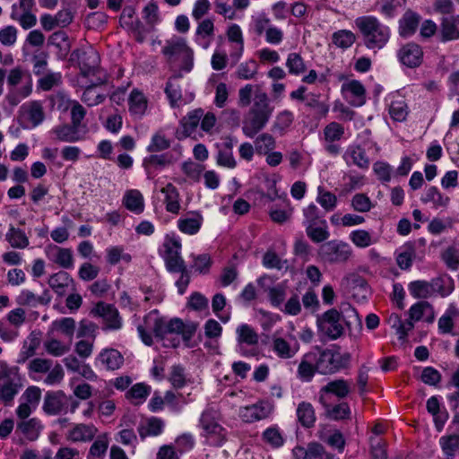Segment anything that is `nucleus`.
<instances>
[{
  "label": "nucleus",
  "instance_id": "f257e3e1",
  "mask_svg": "<svg viewBox=\"0 0 459 459\" xmlns=\"http://www.w3.org/2000/svg\"><path fill=\"white\" fill-rule=\"evenodd\" d=\"M353 324L361 325L357 310L350 304H343L341 311L330 308L316 316L318 336L324 341H335L345 333V327L351 329Z\"/></svg>",
  "mask_w": 459,
  "mask_h": 459
},
{
  "label": "nucleus",
  "instance_id": "f03ea898",
  "mask_svg": "<svg viewBox=\"0 0 459 459\" xmlns=\"http://www.w3.org/2000/svg\"><path fill=\"white\" fill-rule=\"evenodd\" d=\"M161 54L170 66H178L175 78H182V73H190L194 67V50L186 38L173 35L164 40Z\"/></svg>",
  "mask_w": 459,
  "mask_h": 459
},
{
  "label": "nucleus",
  "instance_id": "7ed1b4c3",
  "mask_svg": "<svg viewBox=\"0 0 459 459\" xmlns=\"http://www.w3.org/2000/svg\"><path fill=\"white\" fill-rule=\"evenodd\" d=\"M364 46L370 50L384 48L391 38V29L374 15L359 16L354 20Z\"/></svg>",
  "mask_w": 459,
  "mask_h": 459
},
{
  "label": "nucleus",
  "instance_id": "20e7f679",
  "mask_svg": "<svg viewBox=\"0 0 459 459\" xmlns=\"http://www.w3.org/2000/svg\"><path fill=\"white\" fill-rule=\"evenodd\" d=\"M200 435L204 438V444L212 446H221L227 440V430L219 423L218 411L212 407H207L201 414L199 425Z\"/></svg>",
  "mask_w": 459,
  "mask_h": 459
},
{
  "label": "nucleus",
  "instance_id": "39448f33",
  "mask_svg": "<svg viewBox=\"0 0 459 459\" xmlns=\"http://www.w3.org/2000/svg\"><path fill=\"white\" fill-rule=\"evenodd\" d=\"M29 377L34 380L41 379L43 374H47L43 379L47 385H59L65 377L62 366L56 363L53 366V361L49 359L35 358L29 361L27 365Z\"/></svg>",
  "mask_w": 459,
  "mask_h": 459
},
{
  "label": "nucleus",
  "instance_id": "423d86ee",
  "mask_svg": "<svg viewBox=\"0 0 459 459\" xmlns=\"http://www.w3.org/2000/svg\"><path fill=\"white\" fill-rule=\"evenodd\" d=\"M71 59L76 61L81 74L83 77L106 75L100 70V56L99 52L91 45H85L74 49L71 54Z\"/></svg>",
  "mask_w": 459,
  "mask_h": 459
},
{
  "label": "nucleus",
  "instance_id": "0eeeda50",
  "mask_svg": "<svg viewBox=\"0 0 459 459\" xmlns=\"http://www.w3.org/2000/svg\"><path fill=\"white\" fill-rule=\"evenodd\" d=\"M0 402L11 405L14 397L22 388V378L16 368H9L4 361H0Z\"/></svg>",
  "mask_w": 459,
  "mask_h": 459
},
{
  "label": "nucleus",
  "instance_id": "6e6552de",
  "mask_svg": "<svg viewBox=\"0 0 459 459\" xmlns=\"http://www.w3.org/2000/svg\"><path fill=\"white\" fill-rule=\"evenodd\" d=\"M315 352V363L317 373L322 375L333 374L348 366L351 354L337 353L329 349L318 350Z\"/></svg>",
  "mask_w": 459,
  "mask_h": 459
},
{
  "label": "nucleus",
  "instance_id": "1a4fd4ad",
  "mask_svg": "<svg viewBox=\"0 0 459 459\" xmlns=\"http://www.w3.org/2000/svg\"><path fill=\"white\" fill-rule=\"evenodd\" d=\"M80 403L73 396H67L63 391H48L45 394L42 410L48 415L74 413Z\"/></svg>",
  "mask_w": 459,
  "mask_h": 459
},
{
  "label": "nucleus",
  "instance_id": "9d476101",
  "mask_svg": "<svg viewBox=\"0 0 459 459\" xmlns=\"http://www.w3.org/2000/svg\"><path fill=\"white\" fill-rule=\"evenodd\" d=\"M237 351L244 357H254L257 355V344L259 336L255 329L247 324H241L236 329Z\"/></svg>",
  "mask_w": 459,
  "mask_h": 459
},
{
  "label": "nucleus",
  "instance_id": "9b49d317",
  "mask_svg": "<svg viewBox=\"0 0 459 459\" xmlns=\"http://www.w3.org/2000/svg\"><path fill=\"white\" fill-rule=\"evenodd\" d=\"M163 318L158 309H153L145 315L143 324L138 325L137 332L139 337L145 345H152V334L159 339V335H160L161 333Z\"/></svg>",
  "mask_w": 459,
  "mask_h": 459
},
{
  "label": "nucleus",
  "instance_id": "f8f14e48",
  "mask_svg": "<svg viewBox=\"0 0 459 459\" xmlns=\"http://www.w3.org/2000/svg\"><path fill=\"white\" fill-rule=\"evenodd\" d=\"M318 254L325 262L344 263L351 257L352 250L345 242L330 240L320 246Z\"/></svg>",
  "mask_w": 459,
  "mask_h": 459
},
{
  "label": "nucleus",
  "instance_id": "ddd939ff",
  "mask_svg": "<svg viewBox=\"0 0 459 459\" xmlns=\"http://www.w3.org/2000/svg\"><path fill=\"white\" fill-rule=\"evenodd\" d=\"M273 411V403L259 400L251 405L240 407L238 415L244 422L253 423L270 418Z\"/></svg>",
  "mask_w": 459,
  "mask_h": 459
},
{
  "label": "nucleus",
  "instance_id": "4468645a",
  "mask_svg": "<svg viewBox=\"0 0 459 459\" xmlns=\"http://www.w3.org/2000/svg\"><path fill=\"white\" fill-rule=\"evenodd\" d=\"M344 134L345 128L338 122L333 121L325 126L322 140L324 148L328 154L333 156L340 154L342 149L337 143L344 138Z\"/></svg>",
  "mask_w": 459,
  "mask_h": 459
},
{
  "label": "nucleus",
  "instance_id": "2eb2a0df",
  "mask_svg": "<svg viewBox=\"0 0 459 459\" xmlns=\"http://www.w3.org/2000/svg\"><path fill=\"white\" fill-rule=\"evenodd\" d=\"M341 93L343 99L351 106L359 108L367 101L365 86L358 80H347L342 84Z\"/></svg>",
  "mask_w": 459,
  "mask_h": 459
},
{
  "label": "nucleus",
  "instance_id": "dca6fc26",
  "mask_svg": "<svg viewBox=\"0 0 459 459\" xmlns=\"http://www.w3.org/2000/svg\"><path fill=\"white\" fill-rule=\"evenodd\" d=\"M238 140L236 137L228 135L221 138L220 143H215L217 150L216 163L218 166L227 169H234L237 166V161L233 156V148L237 144Z\"/></svg>",
  "mask_w": 459,
  "mask_h": 459
},
{
  "label": "nucleus",
  "instance_id": "f3484780",
  "mask_svg": "<svg viewBox=\"0 0 459 459\" xmlns=\"http://www.w3.org/2000/svg\"><path fill=\"white\" fill-rule=\"evenodd\" d=\"M173 155L169 152L161 154L152 153L143 158V167L149 179L154 178L159 172L173 164Z\"/></svg>",
  "mask_w": 459,
  "mask_h": 459
},
{
  "label": "nucleus",
  "instance_id": "a211bd4d",
  "mask_svg": "<svg viewBox=\"0 0 459 459\" xmlns=\"http://www.w3.org/2000/svg\"><path fill=\"white\" fill-rule=\"evenodd\" d=\"M397 57L403 65L409 68H416L422 64L423 50L419 44L409 42L400 48Z\"/></svg>",
  "mask_w": 459,
  "mask_h": 459
},
{
  "label": "nucleus",
  "instance_id": "6ab92c4d",
  "mask_svg": "<svg viewBox=\"0 0 459 459\" xmlns=\"http://www.w3.org/2000/svg\"><path fill=\"white\" fill-rule=\"evenodd\" d=\"M92 313L103 318L105 329L118 330L122 327V318L115 306L104 302H99L92 309Z\"/></svg>",
  "mask_w": 459,
  "mask_h": 459
},
{
  "label": "nucleus",
  "instance_id": "aec40b11",
  "mask_svg": "<svg viewBox=\"0 0 459 459\" xmlns=\"http://www.w3.org/2000/svg\"><path fill=\"white\" fill-rule=\"evenodd\" d=\"M182 327V320L175 317L170 320L163 318L161 333L159 339L164 342L165 347L177 348L180 344V338L178 336V330Z\"/></svg>",
  "mask_w": 459,
  "mask_h": 459
},
{
  "label": "nucleus",
  "instance_id": "412c9836",
  "mask_svg": "<svg viewBox=\"0 0 459 459\" xmlns=\"http://www.w3.org/2000/svg\"><path fill=\"white\" fill-rule=\"evenodd\" d=\"M98 429L93 424H74L65 435V438L73 443H87L93 440Z\"/></svg>",
  "mask_w": 459,
  "mask_h": 459
},
{
  "label": "nucleus",
  "instance_id": "4be33fe9",
  "mask_svg": "<svg viewBox=\"0 0 459 459\" xmlns=\"http://www.w3.org/2000/svg\"><path fill=\"white\" fill-rule=\"evenodd\" d=\"M124 364V357L116 349L102 350L95 359V365L106 370H117Z\"/></svg>",
  "mask_w": 459,
  "mask_h": 459
},
{
  "label": "nucleus",
  "instance_id": "5701e85b",
  "mask_svg": "<svg viewBox=\"0 0 459 459\" xmlns=\"http://www.w3.org/2000/svg\"><path fill=\"white\" fill-rule=\"evenodd\" d=\"M290 339L294 340V343L290 344L282 337L277 336L275 333L272 336L271 349L276 356L282 359L293 358L299 351V344L294 336L290 335Z\"/></svg>",
  "mask_w": 459,
  "mask_h": 459
},
{
  "label": "nucleus",
  "instance_id": "b1692460",
  "mask_svg": "<svg viewBox=\"0 0 459 459\" xmlns=\"http://www.w3.org/2000/svg\"><path fill=\"white\" fill-rule=\"evenodd\" d=\"M421 16L412 11L407 10L398 22V33L399 36L407 39L413 36L420 23Z\"/></svg>",
  "mask_w": 459,
  "mask_h": 459
},
{
  "label": "nucleus",
  "instance_id": "393cba45",
  "mask_svg": "<svg viewBox=\"0 0 459 459\" xmlns=\"http://www.w3.org/2000/svg\"><path fill=\"white\" fill-rule=\"evenodd\" d=\"M271 116L263 112H248V117L244 121L242 131L247 137L253 138L268 123Z\"/></svg>",
  "mask_w": 459,
  "mask_h": 459
},
{
  "label": "nucleus",
  "instance_id": "a878e982",
  "mask_svg": "<svg viewBox=\"0 0 459 459\" xmlns=\"http://www.w3.org/2000/svg\"><path fill=\"white\" fill-rule=\"evenodd\" d=\"M46 254L52 262L62 268L71 269L74 267V256L70 248L49 245L46 247Z\"/></svg>",
  "mask_w": 459,
  "mask_h": 459
},
{
  "label": "nucleus",
  "instance_id": "bb28decb",
  "mask_svg": "<svg viewBox=\"0 0 459 459\" xmlns=\"http://www.w3.org/2000/svg\"><path fill=\"white\" fill-rule=\"evenodd\" d=\"M203 222L204 217L199 212H190L178 220L177 226L184 234L195 235L199 232Z\"/></svg>",
  "mask_w": 459,
  "mask_h": 459
},
{
  "label": "nucleus",
  "instance_id": "cd10ccee",
  "mask_svg": "<svg viewBox=\"0 0 459 459\" xmlns=\"http://www.w3.org/2000/svg\"><path fill=\"white\" fill-rule=\"evenodd\" d=\"M106 80V75L97 76L91 83L84 89L81 98L82 101L89 107L97 106L102 103L106 96L98 91L97 86L103 84Z\"/></svg>",
  "mask_w": 459,
  "mask_h": 459
},
{
  "label": "nucleus",
  "instance_id": "c85d7f7f",
  "mask_svg": "<svg viewBox=\"0 0 459 459\" xmlns=\"http://www.w3.org/2000/svg\"><path fill=\"white\" fill-rule=\"evenodd\" d=\"M351 392V385L345 379L340 378L328 382L325 385L322 386L319 390V399L324 403L325 394H333L339 399H343Z\"/></svg>",
  "mask_w": 459,
  "mask_h": 459
},
{
  "label": "nucleus",
  "instance_id": "c756f323",
  "mask_svg": "<svg viewBox=\"0 0 459 459\" xmlns=\"http://www.w3.org/2000/svg\"><path fill=\"white\" fill-rule=\"evenodd\" d=\"M148 100L139 90L134 89L128 97V109L134 119H141L146 113Z\"/></svg>",
  "mask_w": 459,
  "mask_h": 459
},
{
  "label": "nucleus",
  "instance_id": "7c9ffc66",
  "mask_svg": "<svg viewBox=\"0 0 459 459\" xmlns=\"http://www.w3.org/2000/svg\"><path fill=\"white\" fill-rule=\"evenodd\" d=\"M315 352L305 353L300 359L297 369V377L305 383H309L315 377L317 369L315 363Z\"/></svg>",
  "mask_w": 459,
  "mask_h": 459
},
{
  "label": "nucleus",
  "instance_id": "2f4dec72",
  "mask_svg": "<svg viewBox=\"0 0 459 459\" xmlns=\"http://www.w3.org/2000/svg\"><path fill=\"white\" fill-rule=\"evenodd\" d=\"M165 429V421L161 418L150 417L143 421L137 428L139 437L144 440L148 437H158Z\"/></svg>",
  "mask_w": 459,
  "mask_h": 459
},
{
  "label": "nucleus",
  "instance_id": "473e14b6",
  "mask_svg": "<svg viewBox=\"0 0 459 459\" xmlns=\"http://www.w3.org/2000/svg\"><path fill=\"white\" fill-rule=\"evenodd\" d=\"M48 283L56 295L63 297L74 281L68 273L59 271L49 277Z\"/></svg>",
  "mask_w": 459,
  "mask_h": 459
},
{
  "label": "nucleus",
  "instance_id": "72a5a7b5",
  "mask_svg": "<svg viewBox=\"0 0 459 459\" xmlns=\"http://www.w3.org/2000/svg\"><path fill=\"white\" fill-rule=\"evenodd\" d=\"M343 159L347 164H353L360 169H368L369 167V159L360 145H350L343 155Z\"/></svg>",
  "mask_w": 459,
  "mask_h": 459
},
{
  "label": "nucleus",
  "instance_id": "f704fd0d",
  "mask_svg": "<svg viewBox=\"0 0 459 459\" xmlns=\"http://www.w3.org/2000/svg\"><path fill=\"white\" fill-rule=\"evenodd\" d=\"M160 192L164 195L166 211L173 214L179 213L181 209L180 195L177 187L173 184L168 183L160 189Z\"/></svg>",
  "mask_w": 459,
  "mask_h": 459
},
{
  "label": "nucleus",
  "instance_id": "c9c22d12",
  "mask_svg": "<svg viewBox=\"0 0 459 459\" xmlns=\"http://www.w3.org/2000/svg\"><path fill=\"white\" fill-rule=\"evenodd\" d=\"M214 32V24L211 19L202 21L195 30V42L206 49L211 45V37Z\"/></svg>",
  "mask_w": 459,
  "mask_h": 459
},
{
  "label": "nucleus",
  "instance_id": "e433bc0d",
  "mask_svg": "<svg viewBox=\"0 0 459 459\" xmlns=\"http://www.w3.org/2000/svg\"><path fill=\"white\" fill-rule=\"evenodd\" d=\"M123 204L128 211L135 214H141L144 211L143 196L142 193L136 189L128 190L125 193Z\"/></svg>",
  "mask_w": 459,
  "mask_h": 459
},
{
  "label": "nucleus",
  "instance_id": "4c0bfd02",
  "mask_svg": "<svg viewBox=\"0 0 459 459\" xmlns=\"http://www.w3.org/2000/svg\"><path fill=\"white\" fill-rule=\"evenodd\" d=\"M21 13L18 9L17 4L12 5L10 17L12 20L19 22L23 30H29L34 27L37 23V17L31 13V9H22Z\"/></svg>",
  "mask_w": 459,
  "mask_h": 459
},
{
  "label": "nucleus",
  "instance_id": "58836bf2",
  "mask_svg": "<svg viewBox=\"0 0 459 459\" xmlns=\"http://www.w3.org/2000/svg\"><path fill=\"white\" fill-rule=\"evenodd\" d=\"M458 17H444L441 21V40L443 42L459 39Z\"/></svg>",
  "mask_w": 459,
  "mask_h": 459
},
{
  "label": "nucleus",
  "instance_id": "ea45409f",
  "mask_svg": "<svg viewBox=\"0 0 459 459\" xmlns=\"http://www.w3.org/2000/svg\"><path fill=\"white\" fill-rule=\"evenodd\" d=\"M5 240L10 244L13 248L24 249L30 245L29 238L24 230L20 228H15L13 225L5 234Z\"/></svg>",
  "mask_w": 459,
  "mask_h": 459
},
{
  "label": "nucleus",
  "instance_id": "a19ab883",
  "mask_svg": "<svg viewBox=\"0 0 459 459\" xmlns=\"http://www.w3.org/2000/svg\"><path fill=\"white\" fill-rule=\"evenodd\" d=\"M427 410L433 416L437 430H441L448 419V413L440 410L439 400L437 396H431L428 399Z\"/></svg>",
  "mask_w": 459,
  "mask_h": 459
},
{
  "label": "nucleus",
  "instance_id": "79ce46f5",
  "mask_svg": "<svg viewBox=\"0 0 459 459\" xmlns=\"http://www.w3.org/2000/svg\"><path fill=\"white\" fill-rule=\"evenodd\" d=\"M41 429V422L37 418L21 420L17 424V430L21 431L26 438L31 441L38 438Z\"/></svg>",
  "mask_w": 459,
  "mask_h": 459
},
{
  "label": "nucleus",
  "instance_id": "37998d69",
  "mask_svg": "<svg viewBox=\"0 0 459 459\" xmlns=\"http://www.w3.org/2000/svg\"><path fill=\"white\" fill-rule=\"evenodd\" d=\"M299 422L304 428H311L316 422V413L313 405L307 402H302L296 411Z\"/></svg>",
  "mask_w": 459,
  "mask_h": 459
},
{
  "label": "nucleus",
  "instance_id": "c03bdc74",
  "mask_svg": "<svg viewBox=\"0 0 459 459\" xmlns=\"http://www.w3.org/2000/svg\"><path fill=\"white\" fill-rule=\"evenodd\" d=\"M78 128L74 124L71 125H60L56 126L52 129L53 134H56V138L65 143H75L78 142L81 137L78 133Z\"/></svg>",
  "mask_w": 459,
  "mask_h": 459
},
{
  "label": "nucleus",
  "instance_id": "a18cd8bd",
  "mask_svg": "<svg viewBox=\"0 0 459 459\" xmlns=\"http://www.w3.org/2000/svg\"><path fill=\"white\" fill-rule=\"evenodd\" d=\"M109 438L107 433L97 436L90 447L87 459H102L108 448Z\"/></svg>",
  "mask_w": 459,
  "mask_h": 459
},
{
  "label": "nucleus",
  "instance_id": "49530a36",
  "mask_svg": "<svg viewBox=\"0 0 459 459\" xmlns=\"http://www.w3.org/2000/svg\"><path fill=\"white\" fill-rule=\"evenodd\" d=\"M50 328L53 332L60 333L72 342L75 332V321L72 317H62L54 320Z\"/></svg>",
  "mask_w": 459,
  "mask_h": 459
},
{
  "label": "nucleus",
  "instance_id": "de8ad7c7",
  "mask_svg": "<svg viewBox=\"0 0 459 459\" xmlns=\"http://www.w3.org/2000/svg\"><path fill=\"white\" fill-rule=\"evenodd\" d=\"M152 387L144 383L134 385L126 394V398L134 404H141L150 395Z\"/></svg>",
  "mask_w": 459,
  "mask_h": 459
},
{
  "label": "nucleus",
  "instance_id": "09e8293b",
  "mask_svg": "<svg viewBox=\"0 0 459 459\" xmlns=\"http://www.w3.org/2000/svg\"><path fill=\"white\" fill-rule=\"evenodd\" d=\"M22 108L24 109L26 118L32 127H36L43 122L45 115L42 105L39 102H30V104L23 106Z\"/></svg>",
  "mask_w": 459,
  "mask_h": 459
},
{
  "label": "nucleus",
  "instance_id": "8fccbe9b",
  "mask_svg": "<svg viewBox=\"0 0 459 459\" xmlns=\"http://www.w3.org/2000/svg\"><path fill=\"white\" fill-rule=\"evenodd\" d=\"M263 441L272 448L277 449L284 445V437L277 425H273L264 430L262 433Z\"/></svg>",
  "mask_w": 459,
  "mask_h": 459
},
{
  "label": "nucleus",
  "instance_id": "3c124183",
  "mask_svg": "<svg viewBox=\"0 0 459 459\" xmlns=\"http://www.w3.org/2000/svg\"><path fill=\"white\" fill-rule=\"evenodd\" d=\"M459 316V310L455 305H450L438 319V330L441 333H450L454 328V319Z\"/></svg>",
  "mask_w": 459,
  "mask_h": 459
},
{
  "label": "nucleus",
  "instance_id": "603ef678",
  "mask_svg": "<svg viewBox=\"0 0 459 459\" xmlns=\"http://www.w3.org/2000/svg\"><path fill=\"white\" fill-rule=\"evenodd\" d=\"M350 240L359 248H366L377 242L374 234L365 230H355L350 233Z\"/></svg>",
  "mask_w": 459,
  "mask_h": 459
},
{
  "label": "nucleus",
  "instance_id": "864d4df0",
  "mask_svg": "<svg viewBox=\"0 0 459 459\" xmlns=\"http://www.w3.org/2000/svg\"><path fill=\"white\" fill-rule=\"evenodd\" d=\"M204 116V110L202 108L195 109L189 112L181 121L184 133L186 136L192 135L201 122V118Z\"/></svg>",
  "mask_w": 459,
  "mask_h": 459
},
{
  "label": "nucleus",
  "instance_id": "5fc2aeb1",
  "mask_svg": "<svg viewBox=\"0 0 459 459\" xmlns=\"http://www.w3.org/2000/svg\"><path fill=\"white\" fill-rule=\"evenodd\" d=\"M294 121V115L290 110L280 112L273 122L272 131L279 135H283Z\"/></svg>",
  "mask_w": 459,
  "mask_h": 459
},
{
  "label": "nucleus",
  "instance_id": "6e6d98bb",
  "mask_svg": "<svg viewBox=\"0 0 459 459\" xmlns=\"http://www.w3.org/2000/svg\"><path fill=\"white\" fill-rule=\"evenodd\" d=\"M44 349L53 357H61L70 351L71 342H64L56 338H48L44 342Z\"/></svg>",
  "mask_w": 459,
  "mask_h": 459
},
{
  "label": "nucleus",
  "instance_id": "4d7b16f0",
  "mask_svg": "<svg viewBox=\"0 0 459 459\" xmlns=\"http://www.w3.org/2000/svg\"><path fill=\"white\" fill-rule=\"evenodd\" d=\"M190 257L192 259L190 268L194 270L195 273H197L199 274H207L210 272V269L212 264V260L209 254H192Z\"/></svg>",
  "mask_w": 459,
  "mask_h": 459
},
{
  "label": "nucleus",
  "instance_id": "13d9d810",
  "mask_svg": "<svg viewBox=\"0 0 459 459\" xmlns=\"http://www.w3.org/2000/svg\"><path fill=\"white\" fill-rule=\"evenodd\" d=\"M355 40L356 35L349 30H339L332 35L333 44L342 49L351 48Z\"/></svg>",
  "mask_w": 459,
  "mask_h": 459
},
{
  "label": "nucleus",
  "instance_id": "bf43d9fd",
  "mask_svg": "<svg viewBox=\"0 0 459 459\" xmlns=\"http://www.w3.org/2000/svg\"><path fill=\"white\" fill-rule=\"evenodd\" d=\"M403 4L401 0H382L377 3V12L387 20L394 19L398 13V8Z\"/></svg>",
  "mask_w": 459,
  "mask_h": 459
},
{
  "label": "nucleus",
  "instance_id": "052dcab7",
  "mask_svg": "<svg viewBox=\"0 0 459 459\" xmlns=\"http://www.w3.org/2000/svg\"><path fill=\"white\" fill-rule=\"evenodd\" d=\"M431 293H438L442 297L448 296L454 290L453 280L450 277H437L429 281Z\"/></svg>",
  "mask_w": 459,
  "mask_h": 459
},
{
  "label": "nucleus",
  "instance_id": "680f3d73",
  "mask_svg": "<svg viewBox=\"0 0 459 459\" xmlns=\"http://www.w3.org/2000/svg\"><path fill=\"white\" fill-rule=\"evenodd\" d=\"M447 388L454 387L456 390L446 395L449 407L452 411L459 409V368L452 374L446 385Z\"/></svg>",
  "mask_w": 459,
  "mask_h": 459
},
{
  "label": "nucleus",
  "instance_id": "e2e57ef3",
  "mask_svg": "<svg viewBox=\"0 0 459 459\" xmlns=\"http://www.w3.org/2000/svg\"><path fill=\"white\" fill-rule=\"evenodd\" d=\"M316 202L325 212H332L337 206V197L334 194L325 189L324 186L317 187Z\"/></svg>",
  "mask_w": 459,
  "mask_h": 459
},
{
  "label": "nucleus",
  "instance_id": "0e129e2a",
  "mask_svg": "<svg viewBox=\"0 0 459 459\" xmlns=\"http://www.w3.org/2000/svg\"><path fill=\"white\" fill-rule=\"evenodd\" d=\"M303 215L305 227L307 225L325 224L326 221L324 218V214L314 204H310L303 209Z\"/></svg>",
  "mask_w": 459,
  "mask_h": 459
},
{
  "label": "nucleus",
  "instance_id": "69168bd1",
  "mask_svg": "<svg viewBox=\"0 0 459 459\" xmlns=\"http://www.w3.org/2000/svg\"><path fill=\"white\" fill-rule=\"evenodd\" d=\"M325 407L327 417L333 420L349 419L351 416V409L347 403H340L334 406L323 403Z\"/></svg>",
  "mask_w": 459,
  "mask_h": 459
},
{
  "label": "nucleus",
  "instance_id": "338daca9",
  "mask_svg": "<svg viewBox=\"0 0 459 459\" xmlns=\"http://www.w3.org/2000/svg\"><path fill=\"white\" fill-rule=\"evenodd\" d=\"M106 259L109 264L115 265L121 260L129 263L132 256L128 253H125V248L122 246H113L106 249Z\"/></svg>",
  "mask_w": 459,
  "mask_h": 459
},
{
  "label": "nucleus",
  "instance_id": "774afa93",
  "mask_svg": "<svg viewBox=\"0 0 459 459\" xmlns=\"http://www.w3.org/2000/svg\"><path fill=\"white\" fill-rule=\"evenodd\" d=\"M276 146L275 139L273 135L264 133L258 135L255 140V149L256 153L265 155L273 151Z\"/></svg>",
  "mask_w": 459,
  "mask_h": 459
}]
</instances>
